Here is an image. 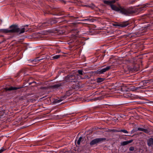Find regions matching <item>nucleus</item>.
<instances>
[{"instance_id": "1", "label": "nucleus", "mask_w": 153, "mask_h": 153, "mask_svg": "<svg viewBox=\"0 0 153 153\" xmlns=\"http://www.w3.org/2000/svg\"><path fill=\"white\" fill-rule=\"evenodd\" d=\"M111 7L113 10L116 11H120V12L122 14L127 16L132 14L135 12V11L132 10L130 9L125 8L124 7L120 6L118 7L113 4H111Z\"/></svg>"}, {"instance_id": "2", "label": "nucleus", "mask_w": 153, "mask_h": 153, "mask_svg": "<svg viewBox=\"0 0 153 153\" xmlns=\"http://www.w3.org/2000/svg\"><path fill=\"white\" fill-rule=\"evenodd\" d=\"M10 30H8V33H19L21 34L25 32V28H22L21 30L18 27V25H13L9 27Z\"/></svg>"}, {"instance_id": "3", "label": "nucleus", "mask_w": 153, "mask_h": 153, "mask_svg": "<svg viewBox=\"0 0 153 153\" xmlns=\"http://www.w3.org/2000/svg\"><path fill=\"white\" fill-rule=\"evenodd\" d=\"M152 80L151 79L144 80L141 81V82H140L139 84V85H140V86L137 87L138 89L146 88L145 87L149 85L150 84V82H152Z\"/></svg>"}, {"instance_id": "4", "label": "nucleus", "mask_w": 153, "mask_h": 153, "mask_svg": "<svg viewBox=\"0 0 153 153\" xmlns=\"http://www.w3.org/2000/svg\"><path fill=\"white\" fill-rule=\"evenodd\" d=\"M65 80L67 82H76L77 81L76 77L74 75H69L65 77Z\"/></svg>"}, {"instance_id": "5", "label": "nucleus", "mask_w": 153, "mask_h": 153, "mask_svg": "<svg viewBox=\"0 0 153 153\" xmlns=\"http://www.w3.org/2000/svg\"><path fill=\"white\" fill-rule=\"evenodd\" d=\"M27 86V85H26L24 83L23 85L22 86H19L16 87H13L12 86H10L9 88L6 87L4 88V91L5 92H7V91H15Z\"/></svg>"}, {"instance_id": "6", "label": "nucleus", "mask_w": 153, "mask_h": 153, "mask_svg": "<svg viewBox=\"0 0 153 153\" xmlns=\"http://www.w3.org/2000/svg\"><path fill=\"white\" fill-rule=\"evenodd\" d=\"M106 138H97L92 140L90 143L91 146H93L95 144H97V143L105 141Z\"/></svg>"}, {"instance_id": "7", "label": "nucleus", "mask_w": 153, "mask_h": 153, "mask_svg": "<svg viewBox=\"0 0 153 153\" xmlns=\"http://www.w3.org/2000/svg\"><path fill=\"white\" fill-rule=\"evenodd\" d=\"M112 66H108L101 70L98 69L97 71H95L94 73L95 74H103L104 73L109 71L110 69L112 68Z\"/></svg>"}, {"instance_id": "8", "label": "nucleus", "mask_w": 153, "mask_h": 153, "mask_svg": "<svg viewBox=\"0 0 153 153\" xmlns=\"http://www.w3.org/2000/svg\"><path fill=\"white\" fill-rule=\"evenodd\" d=\"M116 24H113L112 25L115 26H119L122 27H125L129 25L130 23L128 21L121 22L120 24H118L117 22H115Z\"/></svg>"}, {"instance_id": "9", "label": "nucleus", "mask_w": 153, "mask_h": 153, "mask_svg": "<svg viewBox=\"0 0 153 153\" xmlns=\"http://www.w3.org/2000/svg\"><path fill=\"white\" fill-rule=\"evenodd\" d=\"M137 90H138L137 87H135L133 85L127 88V91H136Z\"/></svg>"}, {"instance_id": "10", "label": "nucleus", "mask_w": 153, "mask_h": 153, "mask_svg": "<svg viewBox=\"0 0 153 153\" xmlns=\"http://www.w3.org/2000/svg\"><path fill=\"white\" fill-rule=\"evenodd\" d=\"M26 68H24L21 69V70L19 72V74H22L24 75H27L28 74L27 73V70Z\"/></svg>"}, {"instance_id": "11", "label": "nucleus", "mask_w": 153, "mask_h": 153, "mask_svg": "<svg viewBox=\"0 0 153 153\" xmlns=\"http://www.w3.org/2000/svg\"><path fill=\"white\" fill-rule=\"evenodd\" d=\"M133 140H131L128 141H123L121 143V145L122 146H124L125 145H127L130 143H132L133 141Z\"/></svg>"}, {"instance_id": "12", "label": "nucleus", "mask_w": 153, "mask_h": 153, "mask_svg": "<svg viewBox=\"0 0 153 153\" xmlns=\"http://www.w3.org/2000/svg\"><path fill=\"white\" fill-rule=\"evenodd\" d=\"M147 145L149 146L153 145V138H150L147 140Z\"/></svg>"}, {"instance_id": "13", "label": "nucleus", "mask_w": 153, "mask_h": 153, "mask_svg": "<svg viewBox=\"0 0 153 153\" xmlns=\"http://www.w3.org/2000/svg\"><path fill=\"white\" fill-rule=\"evenodd\" d=\"M62 83H59L55 84L51 86L50 87L52 88L57 89L60 87L62 86Z\"/></svg>"}, {"instance_id": "14", "label": "nucleus", "mask_w": 153, "mask_h": 153, "mask_svg": "<svg viewBox=\"0 0 153 153\" xmlns=\"http://www.w3.org/2000/svg\"><path fill=\"white\" fill-rule=\"evenodd\" d=\"M128 69L129 71H137L138 70V68L137 67H136L135 66H134L132 68L130 67H128Z\"/></svg>"}, {"instance_id": "15", "label": "nucleus", "mask_w": 153, "mask_h": 153, "mask_svg": "<svg viewBox=\"0 0 153 153\" xmlns=\"http://www.w3.org/2000/svg\"><path fill=\"white\" fill-rule=\"evenodd\" d=\"M71 94V93L70 92V91H67L66 94L63 96L61 98H66L67 97H68L70 96Z\"/></svg>"}, {"instance_id": "16", "label": "nucleus", "mask_w": 153, "mask_h": 153, "mask_svg": "<svg viewBox=\"0 0 153 153\" xmlns=\"http://www.w3.org/2000/svg\"><path fill=\"white\" fill-rule=\"evenodd\" d=\"M6 111V107L5 106H3L0 108V112H2L4 113H5Z\"/></svg>"}, {"instance_id": "17", "label": "nucleus", "mask_w": 153, "mask_h": 153, "mask_svg": "<svg viewBox=\"0 0 153 153\" xmlns=\"http://www.w3.org/2000/svg\"><path fill=\"white\" fill-rule=\"evenodd\" d=\"M105 79L101 78H98L97 79V82L98 83H100L102 81H103Z\"/></svg>"}, {"instance_id": "18", "label": "nucleus", "mask_w": 153, "mask_h": 153, "mask_svg": "<svg viewBox=\"0 0 153 153\" xmlns=\"http://www.w3.org/2000/svg\"><path fill=\"white\" fill-rule=\"evenodd\" d=\"M0 33H8V30L6 29H0Z\"/></svg>"}, {"instance_id": "19", "label": "nucleus", "mask_w": 153, "mask_h": 153, "mask_svg": "<svg viewBox=\"0 0 153 153\" xmlns=\"http://www.w3.org/2000/svg\"><path fill=\"white\" fill-rule=\"evenodd\" d=\"M56 30L57 31V33L59 34H62L63 33H64L65 31L64 30Z\"/></svg>"}, {"instance_id": "20", "label": "nucleus", "mask_w": 153, "mask_h": 153, "mask_svg": "<svg viewBox=\"0 0 153 153\" xmlns=\"http://www.w3.org/2000/svg\"><path fill=\"white\" fill-rule=\"evenodd\" d=\"M36 82L35 81L33 82H29V85H32V86H34L36 85Z\"/></svg>"}, {"instance_id": "21", "label": "nucleus", "mask_w": 153, "mask_h": 153, "mask_svg": "<svg viewBox=\"0 0 153 153\" xmlns=\"http://www.w3.org/2000/svg\"><path fill=\"white\" fill-rule=\"evenodd\" d=\"M62 100L60 99L59 100H58V99H55L53 101V102L54 103H59Z\"/></svg>"}, {"instance_id": "22", "label": "nucleus", "mask_w": 153, "mask_h": 153, "mask_svg": "<svg viewBox=\"0 0 153 153\" xmlns=\"http://www.w3.org/2000/svg\"><path fill=\"white\" fill-rule=\"evenodd\" d=\"M47 32H49L50 33H54V31H53L52 30H49L48 31H46L45 33H42V34H47Z\"/></svg>"}, {"instance_id": "23", "label": "nucleus", "mask_w": 153, "mask_h": 153, "mask_svg": "<svg viewBox=\"0 0 153 153\" xmlns=\"http://www.w3.org/2000/svg\"><path fill=\"white\" fill-rule=\"evenodd\" d=\"M103 2L105 4H107L108 5H110L111 6L110 1L105 0L103 1Z\"/></svg>"}, {"instance_id": "24", "label": "nucleus", "mask_w": 153, "mask_h": 153, "mask_svg": "<svg viewBox=\"0 0 153 153\" xmlns=\"http://www.w3.org/2000/svg\"><path fill=\"white\" fill-rule=\"evenodd\" d=\"M25 99V96H22L20 97H19V100L22 101L24 100Z\"/></svg>"}, {"instance_id": "25", "label": "nucleus", "mask_w": 153, "mask_h": 153, "mask_svg": "<svg viewBox=\"0 0 153 153\" xmlns=\"http://www.w3.org/2000/svg\"><path fill=\"white\" fill-rule=\"evenodd\" d=\"M82 139V137H80L77 142V144L79 145L80 144V142Z\"/></svg>"}, {"instance_id": "26", "label": "nucleus", "mask_w": 153, "mask_h": 153, "mask_svg": "<svg viewBox=\"0 0 153 153\" xmlns=\"http://www.w3.org/2000/svg\"><path fill=\"white\" fill-rule=\"evenodd\" d=\"M60 56H61L60 55H56L55 56H53L52 57V58L53 59H58L59 58Z\"/></svg>"}, {"instance_id": "27", "label": "nucleus", "mask_w": 153, "mask_h": 153, "mask_svg": "<svg viewBox=\"0 0 153 153\" xmlns=\"http://www.w3.org/2000/svg\"><path fill=\"white\" fill-rule=\"evenodd\" d=\"M71 31H74V33H75L76 34L77 33H78L79 32V31H78L76 29H72L71 30Z\"/></svg>"}, {"instance_id": "28", "label": "nucleus", "mask_w": 153, "mask_h": 153, "mask_svg": "<svg viewBox=\"0 0 153 153\" xmlns=\"http://www.w3.org/2000/svg\"><path fill=\"white\" fill-rule=\"evenodd\" d=\"M48 87H41L39 89L44 90H46L48 88Z\"/></svg>"}, {"instance_id": "29", "label": "nucleus", "mask_w": 153, "mask_h": 153, "mask_svg": "<svg viewBox=\"0 0 153 153\" xmlns=\"http://www.w3.org/2000/svg\"><path fill=\"white\" fill-rule=\"evenodd\" d=\"M123 132V133H127L128 132V131L127 130H123V129L121 130H119V132Z\"/></svg>"}, {"instance_id": "30", "label": "nucleus", "mask_w": 153, "mask_h": 153, "mask_svg": "<svg viewBox=\"0 0 153 153\" xmlns=\"http://www.w3.org/2000/svg\"><path fill=\"white\" fill-rule=\"evenodd\" d=\"M123 91H126V92L128 91H127V88L126 86L123 87Z\"/></svg>"}, {"instance_id": "31", "label": "nucleus", "mask_w": 153, "mask_h": 153, "mask_svg": "<svg viewBox=\"0 0 153 153\" xmlns=\"http://www.w3.org/2000/svg\"><path fill=\"white\" fill-rule=\"evenodd\" d=\"M143 131L146 133L148 134L149 132L150 131L148 129H144Z\"/></svg>"}, {"instance_id": "32", "label": "nucleus", "mask_w": 153, "mask_h": 153, "mask_svg": "<svg viewBox=\"0 0 153 153\" xmlns=\"http://www.w3.org/2000/svg\"><path fill=\"white\" fill-rule=\"evenodd\" d=\"M134 148L133 146H131L129 148V150L130 151H134Z\"/></svg>"}, {"instance_id": "33", "label": "nucleus", "mask_w": 153, "mask_h": 153, "mask_svg": "<svg viewBox=\"0 0 153 153\" xmlns=\"http://www.w3.org/2000/svg\"><path fill=\"white\" fill-rule=\"evenodd\" d=\"M79 23H77V22H74V23H72L71 24H72V26H76L78 24H79Z\"/></svg>"}, {"instance_id": "34", "label": "nucleus", "mask_w": 153, "mask_h": 153, "mask_svg": "<svg viewBox=\"0 0 153 153\" xmlns=\"http://www.w3.org/2000/svg\"><path fill=\"white\" fill-rule=\"evenodd\" d=\"M82 70H79L78 71V73L80 74V75H82Z\"/></svg>"}, {"instance_id": "35", "label": "nucleus", "mask_w": 153, "mask_h": 153, "mask_svg": "<svg viewBox=\"0 0 153 153\" xmlns=\"http://www.w3.org/2000/svg\"><path fill=\"white\" fill-rule=\"evenodd\" d=\"M111 131L113 132H119V130H115L114 129H112L110 130Z\"/></svg>"}, {"instance_id": "36", "label": "nucleus", "mask_w": 153, "mask_h": 153, "mask_svg": "<svg viewBox=\"0 0 153 153\" xmlns=\"http://www.w3.org/2000/svg\"><path fill=\"white\" fill-rule=\"evenodd\" d=\"M6 149L4 148H2V149H1L0 150V153H2V152H3Z\"/></svg>"}, {"instance_id": "37", "label": "nucleus", "mask_w": 153, "mask_h": 153, "mask_svg": "<svg viewBox=\"0 0 153 153\" xmlns=\"http://www.w3.org/2000/svg\"><path fill=\"white\" fill-rule=\"evenodd\" d=\"M39 57H38L37 58V60L38 61H40V60H43V59H47V58H42V59H39Z\"/></svg>"}, {"instance_id": "38", "label": "nucleus", "mask_w": 153, "mask_h": 153, "mask_svg": "<svg viewBox=\"0 0 153 153\" xmlns=\"http://www.w3.org/2000/svg\"><path fill=\"white\" fill-rule=\"evenodd\" d=\"M128 69V71H127V70H124V72L126 73V74H128V73L130 71H129L128 70V69Z\"/></svg>"}, {"instance_id": "39", "label": "nucleus", "mask_w": 153, "mask_h": 153, "mask_svg": "<svg viewBox=\"0 0 153 153\" xmlns=\"http://www.w3.org/2000/svg\"><path fill=\"white\" fill-rule=\"evenodd\" d=\"M144 128H137V130L139 131H143V130Z\"/></svg>"}, {"instance_id": "40", "label": "nucleus", "mask_w": 153, "mask_h": 153, "mask_svg": "<svg viewBox=\"0 0 153 153\" xmlns=\"http://www.w3.org/2000/svg\"><path fill=\"white\" fill-rule=\"evenodd\" d=\"M89 7L91 8L92 9H93L95 7V5L93 4H92L91 6Z\"/></svg>"}, {"instance_id": "41", "label": "nucleus", "mask_w": 153, "mask_h": 153, "mask_svg": "<svg viewBox=\"0 0 153 153\" xmlns=\"http://www.w3.org/2000/svg\"><path fill=\"white\" fill-rule=\"evenodd\" d=\"M116 2V1L115 0H112V1H110L111 4H114Z\"/></svg>"}, {"instance_id": "42", "label": "nucleus", "mask_w": 153, "mask_h": 153, "mask_svg": "<svg viewBox=\"0 0 153 153\" xmlns=\"http://www.w3.org/2000/svg\"><path fill=\"white\" fill-rule=\"evenodd\" d=\"M63 14H62V12H59L58 14H56V15H62Z\"/></svg>"}, {"instance_id": "43", "label": "nucleus", "mask_w": 153, "mask_h": 153, "mask_svg": "<svg viewBox=\"0 0 153 153\" xmlns=\"http://www.w3.org/2000/svg\"><path fill=\"white\" fill-rule=\"evenodd\" d=\"M52 21H53V22L54 23H56L57 22V21L55 19H52Z\"/></svg>"}, {"instance_id": "44", "label": "nucleus", "mask_w": 153, "mask_h": 153, "mask_svg": "<svg viewBox=\"0 0 153 153\" xmlns=\"http://www.w3.org/2000/svg\"><path fill=\"white\" fill-rule=\"evenodd\" d=\"M60 1H61L62 3H63L65 4L66 2L64 0H60Z\"/></svg>"}, {"instance_id": "45", "label": "nucleus", "mask_w": 153, "mask_h": 153, "mask_svg": "<svg viewBox=\"0 0 153 153\" xmlns=\"http://www.w3.org/2000/svg\"><path fill=\"white\" fill-rule=\"evenodd\" d=\"M90 20L89 19H85L84 20H83V21H90Z\"/></svg>"}, {"instance_id": "46", "label": "nucleus", "mask_w": 153, "mask_h": 153, "mask_svg": "<svg viewBox=\"0 0 153 153\" xmlns=\"http://www.w3.org/2000/svg\"><path fill=\"white\" fill-rule=\"evenodd\" d=\"M123 87H121V91H123Z\"/></svg>"}, {"instance_id": "47", "label": "nucleus", "mask_w": 153, "mask_h": 153, "mask_svg": "<svg viewBox=\"0 0 153 153\" xmlns=\"http://www.w3.org/2000/svg\"><path fill=\"white\" fill-rule=\"evenodd\" d=\"M146 5H145L143 6V7H146Z\"/></svg>"}, {"instance_id": "48", "label": "nucleus", "mask_w": 153, "mask_h": 153, "mask_svg": "<svg viewBox=\"0 0 153 153\" xmlns=\"http://www.w3.org/2000/svg\"><path fill=\"white\" fill-rule=\"evenodd\" d=\"M148 103H153V101H149V102H148Z\"/></svg>"}, {"instance_id": "49", "label": "nucleus", "mask_w": 153, "mask_h": 153, "mask_svg": "<svg viewBox=\"0 0 153 153\" xmlns=\"http://www.w3.org/2000/svg\"><path fill=\"white\" fill-rule=\"evenodd\" d=\"M46 22H44V23H43L42 24V25H43V24H46Z\"/></svg>"}, {"instance_id": "50", "label": "nucleus", "mask_w": 153, "mask_h": 153, "mask_svg": "<svg viewBox=\"0 0 153 153\" xmlns=\"http://www.w3.org/2000/svg\"><path fill=\"white\" fill-rule=\"evenodd\" d=\"M78 18V17H76V18H74L73 19H76L77 18Z\"/></svg>"}, {"instance_id": "51", "label": "nucleus", "mask_w": 153, "mask_h": 153, "mask_svg": "<svg viewBox=\"0 0 153 153\" xmlns=\"http://www.w3.org/2000/svg\"><path fill=\"white\" fill-rule=\"evenodd\" d=\"M125 136H131L130 135H126Z\"/></svg>"}, {"instance_id": "52", "label": "nucleus", "mask_w": 153, "mask_h": 153, "mask_svg": "<svg viewBox=\"0 0 153 153\" xmlns=\"http://www.w3.org/2000/svg\"><path fill=\"white\" fill-rule=\"evenodd\" d=\"M46 13H47L44 12V15H45V14H46Z\"/></svg>"}, {"instance_id": "53", "label": "nucleus", "mask_w": 153, "mask_h": 153, "mask_svg": "<svg viewBox=\"0 0 153 153\" xmlns=\"http://www.w3.org/2000/svg\"><path fill=\"white\" fill-rule=\"evenodd\" d=\"M28 25H26V27H28Z\"/></svg>"}, {"instance_id": "54", "label": "nucleus", "mask_w": 153, "mask_h": 153, "mask_svg": "<svg viewBox=\"0 0 153 153\" xmlns=\"http://www.w3.org/2000/svg\"><path fill=\"white\" fill-rule=\"evenodd\" d=\"M104 66H102L101 67V68H102V67H104Z\"/></svg>"}, {"instance_id": "55", "label": "nucleus", "mask_w": 153, "mask_h": 153, "mask_svg": "<svg viewBox=\"0 0 153 153\" xmlns=\"http://www.w3.org/2000/svg\"><path fill=\"white\" fill-rule=\"evenodd\" d=\"M134 135H133L132 136V137H133Z\"/></svg>"}, {"instance_id": "56", "label": "nucleus", "mask_w": 153, "mask_h": 153, "mask_svg": "<svg viewBox=\"0 0 153 153\" xmlns=\"http://www.w3.org/2000/svg\"><path fill=\"white\" fill-rule=\"evenodd\" d=\"M59 18H57V19H59Z\"/></svg>"}]
</instances>
